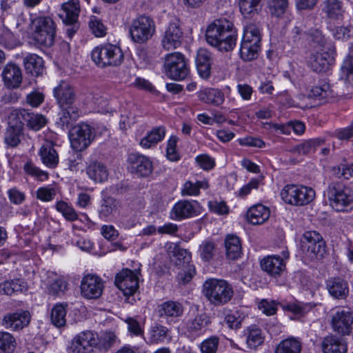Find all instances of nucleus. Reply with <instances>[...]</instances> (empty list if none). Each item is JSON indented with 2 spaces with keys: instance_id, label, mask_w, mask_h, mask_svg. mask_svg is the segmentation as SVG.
I'll use <instances>...</instances> for the list:
<instances>
[{
  "instance_id": "37",
  "label": "nucleus",
  "mask_w": 353,
  "mask_h": 353,
  "mask_svg": "<svg viewBox=\"0 0 353 353\" xmlns=\"http://www.w3.org/2000/svg\"><path fill=\"white\" fill-rule=\"evenodd\" d=\"M284 311L290 312L294 317V319H299L307 314L313 307L314 305L311 303H290L281 305Z\"/></svg>"
},
{
  "instance_id": "56",
  "label": "nucleus",
  "mask_w": 353,
  "mask_h": 353,
  "mask_svg": "<svg viewBox=\"0 0 353 353\" xmlns=\"http://www.w3.org/2000/svg\"><path fill=\"white\" fill-rule=\"evenodd\" d=\"M298 203L299 206L307 205L315 198V191L310 187L298 185Z\"/></svg>"
},
{
  "instance_id": "30",
  "label": "nucleus",
  "mask_w": 353,
  "mask_h": 353,
  "mask_svg": "<svg viewBox=\"0 0 353 353\" xmlns=\"http://www.w3.org/2000/svg\"><path fill=\"white\" fill-rule=\"evenodd\" d=\"M169 330L164 325L154 324L151 326L148 332L146 343L149 345L163 343L166 340L170 341Z\"/></svg>"
},
{
  "instance_id": "29",
  "label": "nucleus",
  "mask_w": 353,
  "mask_h": 353,
  "mask_svg": "<svg viewBox=\"0 0 353 353\" xmlns=\"http://www.w3.org/2000/svg\"><path fill=\"white\" fill-rule=\"evenodd\" d=\"M322 10L332 20L342 19L345 12L343 3L341 0H324Z\"/></svg>"
},
{
  "instance_id": "36",
  "label": "nucleus",
  "mask_w": 353,
  "mask_h": 353,
  "mask_svg": "<svg viewBox=\"0 0 353 353\" xmlns=\"http://www.w3.org/2000/svg\"><path fill=\"white\" fill-rule=\"evenodd\" d=\"M226 256L231 260H236L241 256L242 248L239 238L233 234L228 235L225 240Z\"/></svg>"
},
{
  "instance_id": "12",
  "label": "nucleus",
  "mask_w": 353,
  "mask_h": 353,
  "mask_svg": "<svg viewBox=\"0 0 353 353\" xmlns=\"http://www.w3.org/2000/svg\"><path fill=\"white\" fill-rule=\"evenodd\" d=\"M99 342L98 334L90 330L81 332L67 347L68 353H93Z\"/></svg>"
},
{
  "instance_id": "4",
  "label": "nucleus",
  "mask_w": 353,
  "mask_h": 353,
  "mask_svg": "<svg viewBox=\"0 0 353 353\" xmlns=\"http://www.w3.org/2000/svg\"><path fill=\"white\" fill-rule=\"evenodd\" d=\"M261 33L259 24L250 23L244 27L240 48V57L244 61H250L258 57L261 48Z\"/></svg>"
},
{
  "instance_id": "34",
  "label": "nucleus",
  "mask_w": 353,
  "mask_h": 353,
  "mask_svg": "<svg viewBox=\"0 0 353 353\" xmlns=\"http://www.w3.org/2000/svg\"><path fill=\"white\" fill-rule=\"evenodd\" d=\"M26 290V283L22 279L8 280L0 283V294L12 296Z\"/></svg>"
},
{
  "instance_id": "15",
  "label": "nucleus",
  "mask_w": 353,
  "mask_h": 353,
  "mask_svg": "<svg viewBox=\"0 0 353 353\" xmlns=\"http://www.w3.org/2000/svg\"><path fill=\"white\" fill-rule=\"evenodd\" d=\"M199 213V204L196 201L182 199L174 205L170 215L174 220L182 221L196 216Z\"/></svg>"
},
{
  "instance_id": "40",
  "label": "nucleus",
  "mask_w": 353,
  "mask_h": 353,
  "mask_svg": "<svg viewBox=\"0 0 353 353\" xmlns=\"http://www.w3.org/2000/svg\"><path fill=\"white\" fill-rule=\"evenodd\" d=\"M42 163L49 168H55L59 163V156L55 149L50 145H43L39 150Z\"/></svg>"
},
{
  "instance_id": "53",
  "label": "nucleus",
  "mask_w": 353,
  "mask_h": 353,
  "mask_svg": "<svg viewBox=\"0 0 353 353\" xmlns=\"http://www.w3.org/2000/svg\"><path fill=\"white\" fill-rule=\"evenodd\" d=\"M65 315L66 310L62 304L54 305L51 312L52 324L57 327L64 326L66 323Z\"/></svg>"
},
{
  "instance_id": "48",
  "label": "nucleus",
  "mask_w": 353,
  "mask_h": 353,
  "mask_svg": "<svg viewBox=\"0 0 353 353\" xmlns=\"http://www.w3.org/2000/svg\"><path fill=\"white\" fill-rule=\"evenodd\" d=\"M170 256L176 265L188 263L191 259L190 252L176 245H174L172 251H170Z\"/></svg>"
},
{
  "instance_id": "60",
  "label": "nucleus",
  "mask_w": 353,
  "mask_h": 353,
  "mask_svg": "<svg viewBox=\"0 0 353 353\" xmlns=\"http://www.w3.org/2000/svg\"><path fill=\"white\" fill-rule=\"evenodd\" d=\"M23 170L28 175L35 177L40 181H45L48 179V172L40 170L31 161H28L24 165Z\"/></svg>"
},
{
  "instance_id": "51",
  "label": "nucleus",
  "mask_w": 353,
  "mask_h": 353,
  "mask_svg": "<svg viewBox=\"0 0 353 353\" xmlns=\"http://www.w3.org/2000/svg\"><path fill=\"white\" fill-rule=\"evenodd\" d=\"M14 336L6 332H0V353H12L16 347Z\"/></svg>"
},
{
  "instance_id": "58",
  "label": "nucleus",
  "mask_w": 353,
  "mask_h": 353,
  "mask_svg": "<svg viewBox=\"0 0 353 353\" xmlns=\"http://www.w3.org/2000/svg\"><path fill=\"white\" fill-rule=\"evenodd\" d=\"M310 45L316 51L325 50L327 40L322 34L321 32L318 30L312 31L310 34Z\"/></svg>"
},
{
  "instance_id": "35",
  "label": "nucleus",
  "mask_w": 353,
  "mask_h": 353,
  "mask_svg": "<svg viewBox=\"0 0 353 353\" xmlns=\"http://www.w3.org/2000/svg\"><path fill=\"white\" fill-rule=\"evenodd\" d=\"M23 64L27 72L34 76L41 75L44 70L43 59L36 54H29L24 57Z\"/></svg>"
},
{
  "instance_id": "26",
  "label": "nucleus",
  "mask_w": 353,
  "mask_h": 353,
  "mask_svg": "<svg viewBox=\"0 0 353 353\" xmlns=\"http://www.w3.org/2000/svg\"><path fill=\"white\" fill-rule=\"evenodd\" d=\"M79 12V2L71 0L61 5L59 16L63 23H74L78 21Z\"/></svg>"
},
{
  "instance_id": "19",
  "label": "nucleus",
  "mask_w": 353,
  "mask_h": 353,
  "mask_svg": "<svg viewBox=\"0 0 353 353\" xmlns=\"http://www.w3.org/2000/svg\"><path fill=\"white\" fill-rule=\"evenodd\" d=\"M183 32L177 23H170L166 28L161 40L163 49L171 50L181 44Z\"/></svg>"
},
{
  "instance_id": "2",
  "label": "nucleus",
  "mask_w": 353,
  "mask_h": 353,
  "mask_svg": "<svg viewBox=\"0 0 353 353\" xmlns=\"http://www.w3.org/2000/svg\"><path fill=\"white\" fill-rule=\"evenodd\" d=\"M236 32L232 23L225 19L214 20L205 30V39L220 51H229L236 46Z\"/></svg>"
},
{
  "instance_id": "45",
  "label": "nucleus",
  "mask_w": 353,
  "mask_h": 353,
  "mask_svg": "<svg viewBox=\"0 0 353 353\" xmlns=\"http://www.w3.org/2000/svg\"><path fill=\"white\" fill-rule=\"evenodd\" d=\"M22 126L21 122L16 123L15 125H11V122H9V128H8L5 135V142L12 146H17L20 142V136L21 134Z\"/></svg>"
},
{
  "instance_id": "63",
  "label": "nucleus",
  "mask_w": 353,
  "mask_h": 353,
  "mask_svg": "<svg viewBox=\"0 0 353 353\" xmlns=\"http://www.w3.org/2000/svg\"><path fill=\"white\" fill-rule=\"evenodd\" d=\"M196 273L195 268L192 265H188L177 275L179 283L186 284L189 283Z\"/></svg>"
},
{
  "instance_id": "7",
  "label": "nucleus",
  "mask_w": 353,
  "mask_h": 353,
  "mask_svg": "<svg viewBox=\"0 0 353 353\" xmlns=\"http://www.w3.org/2000/svg\"><path fill=\"white\" fill-rule=\"evenodd\" d=\"M34 30L32 34L34 41L44 47H51L54 42L56 25L49 17H38L33 21Z\"/></svg>"
},
{
  "instance_id": "39",
  "label": "nucleus",
  "mask_w": 353,
  "mask_h": 353,
  "mask_svg": "<svg viewBox=\"0 0 353 353\" xmlns=\"http://www.w3.org/2000/svg\"><path fill=\"white\" fill-rule=\"evenodd\" d=\"M245 334L246 335V343L251 349H256L264 342L265 336L262 330L256 325L248 327Z\"/></svg>"
},
{
  "instance_id": "50",
  "label": "nucleus",
  "mask_w": 353,
  "mask_h": 353,
  "mask_svg": "<svg viewBox=\"0 0 353 353\" xmlns=\"http://www.w3.org/2000/svg\"><path fill=\"white\" fill-rule=\"evenodd\" d=\"M199 252L201 259L203 261L209 262L216 254V245L212 240H205L200 245Z\"/></svg>"
},
{
  "instance_id": "25",
  "label": "nucleus",
  "mask_w": 353,
  "mask_h": 353,
  "mask_svg": "<svg viewBox=\"0 0 353 353\" xmlns=\"http://www.w3.org/2000/svg\"><path fill=\"white\" fill-rule=\"evenodd\" d=\"M270 211L268 208L261 204L251 207L246 213L248 221L252 225H261L270 218Z\"/></svg>"
},
{
  "instance_id": "27",
  "label": "nucleus",
  "mask_w": 353,
  "mask_h": 353,
  "mask_svg": "<svg viewBox=\"0 0 353 353\" xmlns=\"http://www.w3.org/2000/svg\"><path fill=\"white\" fill-rule=\"evenodd\" d=\"M329 59L330 55L325 50H316L315 52L311 53L307 63L312 70L316 72H323L328 69L330 64Z\"/></svg>"
},
{
  "instance_id": "23",
  "label": "nucleus",
  "mask_w": 353,
  "mask_h": 353,
  "mask_svg": "<svg viewBox=\"0 0 353 353\" xmlns=\"http://www.w3.org/2000/svg\"><path fill=\"white\" fill-rule=\"evenodd\" d=\"M30 318V314L28 311L9 313L4 316L2 325L7 329L19 330L28 325Z\"/></svg>"
},
{
  "instance_id": "18",
  "label": "nucleus",
  "mask_w": 353,
  "mask_h": 353,
  "mask_svg": "<svg viewBox=\"0 0 353 353\" xmlns=\"http://www.w3.org/2000/svg\"><path fill=\"white\" fill-rule=\"evenodd\" d=\"M282 254V257L279 255H270L264 257L261 261V269L274 276L281 275L285 268L283 259H288L289 252L283 251Z\"/></svg>"
},
{
  "instance_id": "10",
  "label": "nucleus",
  "mask_w": 353,
  "mask_h": 353,
  "mask_svg": "<svg viewBox=\"0 0 353 353\" xmlns=\"http://www.w3.org/2000/svg\"><path fill=\"white\" fill-rule=\"evenodd\" d=\"M164 68L168 77L176 81L185 79L190 72L186 59L180 52L168 54L165 57Z\"/></svg>"
},
{
  "instance_id": "3",
  "label": "nucleus",
  "mask_w": 353,
  "mask_h": 353,
  "mask_svg": "<svg viewBox=\"0 0 353 353\" xmlns=\"http://www.w3.org/2000/svg\"><path fill=\"white\" fill-rule=\"evenodd\" d=\"M203 295L214 306L228 303L234 296L232 285L223 279H209L203 284Z\"/></svg>"
},
{
  "instance_id": "17",
  "label": "nucleus",
  "mask_w": 353,
  "mask_h": 353,
  "mask_svg": "<svg viewBox=\"0 0 353 353\" xmlns=\"http://www.w3.org/2000/svg\"><path fill=\"white\" fill-rule=\"evenodd\" d=\"M353 314L349 310L339 309L333 315V330L342 335H349L352 330Z\"/></svg>"
},
{
  "instance_id": "20",
  "label": "nucleus",
  "mask_w": 353,
  "mask_h": 353,
  "mask_svg": "<svg viewBox=\"0 0 353 353\" xmlns=\"http://www.w3.org/2000/svg\"><path fill=\"white\" fill-rule=\"evenodd\" d=\"M183 312V306L179 301H167L158 305L159 317L165 318L168 323L177 321Z\"/></svg>"
},
{
  "instance_id": "33",
  "label": "nucleus",
  "mask_w": 353,
  "mask_h": 353,
  "mask_svg": "<svg viewBox=\"0 0 353 353\" xmlns=\"http://www.w3.org/2000/svg\"><path fill=\"white\" fill-rule=\"evenodd\" d=\"M86 173L88 177L95 183H102L108 178L107 168L101 162H91L86 167Z\"/></svg>"
},
{
  "instance_id": "21",
  "label": "nucleus",
  "mask_w": 353,
  "mask_h": 353,
  "mask_svg": "<svg viewBox=\"0 0 353 353\" xmlns=\"http://www.w3.org/2000/svg\"><path fill=\"white\" fill-rule=\"evenodd\" d=\"M130 170L140 176H147L152 172V163L150 159L144 155L132 153L128 157Z\"/></svg>"
},
{
  "instance_id": "16",
  "label": "nucleus",
  "mask_w": 353,
  "mask_h": 353,
  "mask_svg": "<svg viewBox=\"0 0 353 353\" xmlns=\"http://www.w3.org/2000/svg\"><path fill=\"white\" fill-rule=\"evenodd\" d=\"M120 208L119 201L110 196H104L98 207L99 218L103 221H112L119 213Z\"/></svg>"
},
{
  "instance_id": "31",
  "label": "nucleus",
  "mask_w": 353,
  "mask_h": 353,
  "mask_svg": "<svg viewBox=\"0 0 353 353\" xmlns=\"http://www.w3.org/2000/svg\"><path fill=\"white\" fill-rule=\"evenodd\" d=\"M196 65L199 75L208 79L210 76L211 54L205 49H200L196 57Z\"/></svg>"
},
{
  "instance_id": "54",
  "label": "nucleus",
  "mask_w": 353,
  "mask_h": 353,
  "mask_svg": "<svg viewBox=\"0 0 353 353\" xmlns=\"http://www.w3.org/2000/svg\"><path fill=\"white\" fill-rule=\"evenodd\" d=\"M118 337L113 332H105L100 337L97 347L100 350L107 351L112 347L117 341Z\"/></svg>"
},
{
  "instance_id": "1",
  "label": "nucleus",
  "mask_w": 353,
  "mask_h": 353,
  "mask_svg": "<svg viewBox=\"0 0 353 353\" xmlns=\"http://www.w3.org/2000/svg\"><path fill=\"white\" fill-rule=\"evenodd\" d=\"M54 96L61 108L57 124L62 130L68 129L79 117V108L74 105L73 88L66 81H61L54 88Z\"/></svg>"
},
{
  "instance_id": "52",
  "label": "nucleus",
  "mask_w": 353,
  "mask_h": 353,
  "mask_svg": "<svg viewBox=\"0 0 353 353\" xmlns=\"http://www.w3.org/2000/svg\"><path fill=\"white\" fill-rule=\"evenodd\" d=\"M56 210L68 221H74L78 219V214L73 206L68 203L60 201L56 203Z\"/></svg>"
},
{
  "instance_id": "13",
  "label": "nucleus",
  "mask_w": 353,
  "mask_h": 353,
  "mask_svg": "<svg viewBox=\"0 0 353 353\" xmlns=\"http://www.w3.org/2000/svg\"><path fill=\"white\" fill-rule=\"evenodd\" d=\"M114 283L125 296L133 295L139 288L137 273L129 269H123L117 273Z\"/></svg>"
},
{
  "instance_id": "9",
  "label": "nucleus",
  "mask_w": 353,
  "mask_h": 353,
  "mask_svg": "<svg viewBox=\"0 0 353 353\" xmlns=\"http://www.w3.org/2000/svg\"><path fill=\"white\" fill-rule=\"evenodd\" d=\"M301 250L310 260L321 259L325 253V243L316 231H306L301 240Z\"/></svg>"
},
{
  "instance_id": "49",
  "label": "nucleus",
  "mask_w": 353,
  "mask_h": 353,
  "mask_svg": "<svg viewBox=\"0 0 353 353\" xmlns=\"http://www.w3.org/2000/svg\"><path fill=\"white\" fill-rule=\"evenodd\" d=\"M298 194L297 185H286L281 191V197L282 200L285 203L292 205L299 206V203L297 201Z\"/></svg>"
},
{
  "instance_id": "47",
  "label": "nucleus",
  "mask_w": 353,
  "mask_h": 353,
  "mask_svg": "<svg viewBox=\"0 0 353 353\" xmlns=\"http://www.w3.org/2000/svg\"><path fill=\"white\" fill-rule=\"evenodd\" d=\"M208 183L205 181H197L193 183L190 181H186L181 189L182 196H197L200 193L201 189H207Z\"/></svg>"
},
{
  "instance_id": "14",
  "label": "nucleus",
  "mask_w": 353,
  "mask_h": 353,
  "mask_svg": "<svg viewBox=\"0 0 353 353\" xmlns=\"http://www.w3.org/2000/svg\"><path fill=\"white\" fill-rule=\"evenodd\" d=\"M80 288L83 297L88 299H97L103 293L104 282L100 276L88 274L83 277Z\"/></svg>"
},
{
  "instance_id": "44",
  "label": "nucleus",
  "mask_w": 353,
  "mask_h": 353,
  "mask_svg": "<svg viewBox=\"0 0 353 353\" xmlns=\"http://www.w3.org/2000/svg\"><path fill=\"white\" fill-rule=\"evenodd\" d=\"M332 90L328 83L320 82L318 85L312 87L308 94L310 98L321 101L332 97Z\"/></svg>"
},
{
  "instance_id": "55",
  "label": "nucleus",
  "mask_w": 353,
  "mask_h": 353,
  "mask_svg": "<svg viewBox=\"0 0 353 353\" xmlns=\"http://www.w3.org/2000/svg\"><path fill=\"white\" fill-rule=\"evenodd\" d=\"M67 290V283L61 278H56L50 282L47 287L48 294L54 296H60Z\"/></svg>"
},
{
  "instance_id": "5",
  "label": "nucleus",
  "mask_w": 353,
  "mask_h": 353,
  "mask_svg": "<svg viewBox=\"0 0 353 353\" xmlns=\"http://www.w3.org/2000/svg\"><path fill=\"white\" fill-rule=\"evenodd\" d=\"M324 196L327 198L330 205L338 212L344 211L353 202L350 189L338 181L328 185Z\"/></svg>"
},
{
  "instance_id": "38",
  "label": "nucleus",
  "mask_w": 353,
  "mask_h": 353,
  "mask_svg": "<svg viewBox=\"0 0 353 353\" xmlns=\"http://www.w3.org/2000/svg\"><path fill=\"white\" fill-rule=\"evenodd\" d=\"M165 135V128L159 126L152 128L140 141V145L145 148H150L163 140Z\"/></svg>"
},
{
  "instance_id": "43",
  "label": "nucleus",
  "mask_w": 353,
  "mask_h": 353,
  "mask_svg": "<svg viewBox=\"0 0 353 353\" xmlns=\"http://www.w3.org/2000/svg\"><path fill=\"white\" fill-rule=\"evenodd\" d=\"M324 142L325 140L320 137L311 139L294 146L292 148L291 152L299 155H305L314 151L317 147L322 145Z\"/></svg>"
},
{
  "instance_id": "42",
  "label": "nucleus",
  "mask_w": 353,
  "mask_h": 353,
  "mask_svg": "<svg viewBox=\"0 0 353 353\" xmlns=\"http://www.w3.org/2000/svg\"><path fill=\"white\" fill-rule=\"evenodd\" d=\"M301 343L294 337L281 341L276 347L274 353H301Z\"/></svg>"
},
{
  "instance_id": "6",
  "label": "nucleus",
  "mask_w": 353,
  "mask_h": 353,
  "mask_svg": "<svg viewBox=\"0 0 353 353\" xmlns=\"http://www.w3.org/2000/svg\"><path fill=\"white\" fill-rule=\"evenodd\" d=\"M92 61L99 67L119 65L123 60V54L119 47L110 43L97 46L91 54Z\"/></svg>"
},
{
  "instance_id": "22",
  "label": "nucleus",
  "mask_w": 353,
  "mask_h": 353,
  "mask_svg": "<svg viewBox=\"0 0 353 353\" xmlns=\"http://www.w3.org/2000/svg\"><path fill=\"white\" fill-rule=\"evenodd\" d=\"M2 78L6 88L9 89L18 88L23 79L22 71L17 64L7 63L3 69Z\"/></svg>"
},
{
  "instance_id": "32",
  "label": "nucleus",
  "mask_w": 353,
  "mask_h": 353,
  "mask_svg": "<svg viewBox=\"0 0 353 353\" xmlns=\"http://www.w3.org/2000/svg\"><path fill=\"white\" fill-rule=\"evenodd\" d=\"M321 347L323 353H346L347 352L345 342L334 335L325 337Z\"/></svg>"
},
{
  "instance_id": "57",
  "label": "nucleus",
  "mask_w": 353,
  "mask_h": 353,
  "mask_svg": "<svg viewBox=\"0 0 353 353\" xmlns=\"http://www.w3.org/2000/svg\"><path fill=\"white\" fill-rule=\"evenodd\" d=\"M288 0H269L268 7L272 16L279 18L285 12Z\"/></svg>"
},
{
  "instance_id": "28",
  "label": "nucleus",
  "mask_w": 353,
  "mask_h": 353,
  "mask_svg": "<svg viewBox=\"0 0 353 353\" xmlns=\"http://www.w3.org/2000/svg\"><path fill=\"white\" fill-rule=\"evenodd\" d=\"M198 98L202 102L214 106L222 105L225 101L223 92L216 88H205L198 92Z\"/></svg>"
},
{
  "instance_id": "59",
  "label": "nucleus",
  "mask_w": 353,
  "mask_h": 353,
  "mask_svg": "<svg viewBox=\"0 0 353 353\" xmlns=\"http://www.w3.org/2000/svg\"><path fill=\"white\" fill-rule=\"evenodd\" d=\"M243 318L238 311H228L225 313L223 323L232 330H237L241 327Z\"/></svg>"
},
{
  "instance_id": "64",
  "label": "nucleus",
  "mask_w": 353,
  "mask_h": 353,
  "mask_svg": "<svg viewBox=\"0 0 353 353\" xmlns=\"http://www.w3.org/2000/svg\"><path fill=\"white\" fill-rule=\"evenodd\" d=\"M89 27L92 33L97 37H103L105 34V28L101 21L96 17L92 16L89 22Z\"/></svg>"
},
{
  "instance_id": "61",
  "label": "nucleus",
  "mask_w": 353,
  "mask_h": 353,
  "mask_svg": "<svg viewBox=\"0 0 353 353\" xmlns=\"http://www.w3.org/2000/svg\"><path fill=\"white\" fill-rule=\"evenodd\" d=\"M341 71L346 83L353 86V57L344 60L341 66Z\"/></svg>"
},
{
  "instance_id": "8",
  "label": "nucleus",
  "mask_w": 353,
  "mask_h": 353,
  "mask_svg": "<svg viewBox=\"0 0 353 353\" xmlns=\"http://www.w3.org/2000/svg\"><path fill=\"white\" fill-rule=\"evenodd\" d=\"M155 32V23L152 18L146 15H140L133 19L129 33L132 40L138 43L148 41Z\"/></svg>"
},
{
  "instance_id": "46",
  "label": "nucleus",
  "mask_w": 353,
  "mask_h": 353,
  "mask_svg": "<svg viewBox=\"0 0 353 353\" xmlns=\"http://www.w3.org/2000/svg\"><path fill=\"white\" fill-rule=\"evenodd\" d=\"M23 117L28 128L34 131L39 130L47 123L46 117L41 114L26 112L23 114Z\"/></svg>"
},
{
  "instance_id": "41",
  "label": "nucleus",
  "mask_w": 353,
  "mask_h": 353,
  "mask_svg": "<svg viewBox=\"0 0 353 353\" xmlns=\"http://www.w3.org/2000/svg\"><path fill=\"white\" fill-rule=\"evenodd\" d=\"M261 0H239L240 12L244 18L251 19L261 11Z\"/></svg>"
},
{
  "instance_id": "11",
  "label": "nucleus",
  "mask_w": 353,
  "mask_h": 353,
  "mask_svg": "<svg viewBox=\"0 0 353 353\" xmlns=\"http://www.w3.org/2000/svg\"><path fill=\"white\" fill-rule=\"evenodd\" d=\"M95 129L85 123L74 126L70 132L71 147L76 151L85 150L95 138Z\"/></svg>"
},
{
  "instance_id": "62",
  "label": "nucleus",
  "mask_w": 353,
  "mask_h": 353,
  "mask_svg": "<svg viewBox=\"0 0 353 353\" xmlns=\"http://www.w3.org/2000/svg\"><path fill=\"white\" fill-rule=\"evenodd\" d=\"M219 338L216 336H212L201 344V350L202 353H216L219 345Z\"/></svg>"
},
{
  "instance_id": "24",
  "label": "nucleus",
  "mask_w": 353,
  "mask_h": 353,
  "mask_svg": "<svg viewBox=\"0 0 353 353\" xmlns=\"http://www.w3.org/2000/svg\"><path fill=\"white\" fill-rule=\"evenodd\" d=\"M326 288L330 294L337 299H345L349 293L347 282L340 278H330L326 281Z\"/></svg>"
}]
</instances>
